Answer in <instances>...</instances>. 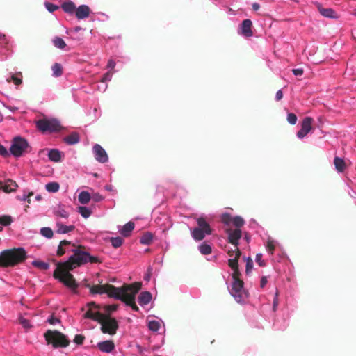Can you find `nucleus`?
I'll return each mask as SVG.
<instances>
[{
    "instance_id": "obj_15",
    "label": "nucleus",
    "mask_w": 356,
    "mask_h": 356,
    "mask_svg": "<svg viewBox=\"0 0 356 356\" xmlns=\"http://www.w3.org/2000/svg\"><path fill=\"white\" fill-rule=\"evenodd\" d=\"M228 254L229 256L228 265L234 270V273L236 275L238 270V258L241 255V252L239 250H232L228 251Z\"/></svg>"
},
{
    "instance_id": "obj_26",
    "label": "nucleus",
    "mask_w": 356,
    "mask_h": 356,
    "mask_svg": "<svg viewBox=\"0 0 356 356\" xmlns=\"http://www.w3.org/2000/svg\"><path fill=\"white\" fill-rule=\"evenodd\" d=\"M152 298V293L149 291H143L140 293L138 298V302L141 306L143 307L149 304Z\"/></svg>"
},
{
    "instance_id": "obj_20",
    "label": "nucleus",
    "mask_w": 356,
    "mask_h": 356,
    "mask_svg": "<svg viewBox=\"0 0 356 356\" xmlns=\"http://www.w3.org/2000/svg\"><path fill=\"white\" fill-rule=\"evenodd\" d=\"M97 347L102 353H110L114 350L115 344L112 341L107 340L97 343Z\"/></svg>"
},
{
    "instance_id": "obj_30",
    "label": "nucleus",
    "mask_w": 356,
    "mask_h": 356,
    "mask_svg": "<svg viewBox=\"0 0 356 356\" xmlns=\"http://www.w3.org/2000/svg\"><path fill=\"white\" fill-rule=\"evenodd\" d=\"M289 316H287L286 318H284L282 320H280L278 318H277L273 323V326L275 329L279 330H285L288 325H289V321H288Z\"/></svg>"
},
{
    "instance_id": "obj_54",
    "label": "nucleus",
    "mask_w": 356,
    "mask_h": 356,
    "mask_svg": "<svg viewBox=\"0 0 356 356\" xmlns=\"http://www.w3.org/2000/svg\"><path fill=\"white\" fill-rule=\"evenodd\" d=\"M91 200L95 202H99L104 200V197L99 193H95L91 195Z\"/></svg>"
},
{
    "instance_id": "obj_33",
    "label": "nucleus",
    "mask_w": 356,
    "mask_h": 356,
    "mask_svg": "<svg viewBox=\"0 0 356 356\" xmlns=\"http://www.w3.org/2000/svg\"><path fill=\"white\" fill-rule=\"evenodd\" d=\"M198 250L200 252L201 254L204 255H207L211 253L212 248L209 243L203 242L198 245Z\"/></svg>"
},
{
    "instance_id": "obj_2",
    "label": "nucleus",
    "mask_w": 356,
    "mask_h": 356,
    "mask_svg": "<svg viewBox=\"0 0 356 356\" xmlns=\"http://www.w3.org/2000/svg\"><path fill=\"white\" fill-rule=\"evenodd\" d=\"M88 311L84 314L86 318L98 322L101 325V330L103 333L113 335L118 329V322L110 315L104 314L101 312V305L95 302L87 304Z\"/></svg>"
},
{
    "instance_id": "obj_27",
    "label": "nucleus",
    "mask_w": 356,
    "mask_h": 356,
    "mask_svg": "<svg viewBox=\"0 0 356 356\" xmlns=\"http://www.w3.org/2000/svg\"><path fill=\"white\" fill-rule=\"evenodd\" d=\"M63 141L69 145L77 144L80 141V136L77 132H72L63 138Z\"/></svg>"
},
{
    "instance_id": "obj_35",
    "label": "nucleus",
    "mask_w": 356,
    "mask_h": 356,
    "mask_svg": "<svg viewBox=\"0 0 356 356\" xmlns=\"http://www.w3.org/2000/svg\"><path fill=\"white\" fill-rule=\"evenodd\" d=\"M40 234L47 239H51L54 236V232L51 228L49 227H42L40 230Z\"/></svg>"
},
{
    "instance_id": "obj_8",
    "label": "nucleus",
    "mask_w": 356,
    "mask_h": 356,
    "mask_svg": "<svg viewBox=\"0 0 356 356\" xmlns=\"http://www.w3.org/2000/svg\"><path fill=\"white\" fill-rule=\"evenodd\" d=\"M279 303V291L275 289V292L269 296L267 303H263L261 312L266 317L273 316L276 312Z\"/></svg>"
},
{
    "instance_id": "obj_19",
    "label": "nucleus",
    "mask_w": 356,
    "mask_h": 356,
    "mask_svg": "<svg viewBox=\"0 0 356 356\" xmlns=\"http://www.w3.org/2000/svg\"><path fill=\"white\" fill-rule=\"evenodd\" d=\"M90 13V8L87 5H81L75 10V15L78 19L87 18Z\"/></svg>"
},
{
    "instance_id": "obj_1",
    "label": "nucleus",
    "mask_w": 356,
    "mask_h": 356,
    "mask_svg": "<svg viewBox=\"0 0 356 356\" xmlns=\"http://www.w3.org/2000/svg\"><path fill=\"white\" fill-rule=\"evenodd\" d=\"M141 288V284L135 282L131 285H124L122 287H115L113 285H96L90 289L92 294L107 293L109 297L116 300L126 302L131 305L134 303L136 295Z\"/></svg>"
},
{
    "instance_id": "obj_42",
    "label": "nucleus",
    "mask_w": 356,
    "mask_h": 356,
    "mask_svg": "<svg viewBox=\"0 0 356 356\" xmlns=\"http://www.w3.org/2000/svg\"><path fill=\"white\" fill-rule=\"evenodd\" d=\"M118 309L117 305H106L103 307L101 306V312L104 311L106 315H110V314Z\"/></svg>"
},
{
    "instance_id": "obj_58",
    "label": "nucleus",
    "mask_w": 356,
    "mask_h": 356,
    "mask_svg": "<svg viewBox=\"0 0 356 356\" xmlns=\"http://www.w3.org/2000/svg\"><path fill=\"white\" fill-rule=\"evenodd\" d=\"M47 322L51 325H55L60 323V320L59 318L51 315L48 318Z\"/></svg>"
},
{
    "instance_id": "obj_40",
    "label": "nucleus",
    "mask_w": 356,
    "mask_h": 356,
    "mask_svg": "<svg viewBox=\"0 0 356 356\" xmlns=\"http://www.w3.org/2000/svg\"><path fill=\"white\" fill-rule=\"evenodd\" d=\"M17 184L15 181L8 179L4 186L3 189L6 192H11L15 191L17 188Z\"/></svg>"
},
{
    "instance_id": "obj_6",
    "label": "nucleus",
    "mask_w": 356,
    "mask_h": 356,
    "mask_svg": "<svg viewBox=\"0 0 356 356\" xmlns=\"http://www.w3.org/2000/svg\"><path fill=\"white\" fill-rule=\"evenodd\" d=\"M197 227L191 230V236L194 240L201 241L206 236V235L211 234V228L204 218H197Z\"/></svg>"
},
{
    "instance_id": "obj_3",
    "label": "nucleus",
    "mask_w": 356,
    "mask_h": 356,
    "mask_svg": "<svg viewBox=\"0 0 356 356\" xmlns=\"http://www.w3.org/2000/svg\"><path fill=\"white\" fill-rule=\"evenodd\" d=\"M73 252L67 261L60 264V267L65 270H73L77 266H80L88 262H97V259L91 256L88 252L80 250L79 249L72 250Z\"/></svg>"
},
{
    "instance_id": "obj_63",
    "label": "nucleus",
    "mask_w": 356,
    "mask_h": 356,
    "mask_svg": "<svg viewBox=\"0 0 356 356\" xmlns=\"http://www.w3.org/2000/svg\"><path fill=\"white\" fill-rule=\"evenodd\" d=\"M268 282L267 277L265 276H263L260 281V286L261 288H264Z\"/></svg>"
},
{
    "instance_id": "obj_17",
    "label": "nucleus",
    "mask_w": 356,
    "mask_h": 356,
    "mask_svg": "<svg viewBox=\"0 0 356 356\" xmlns=\"http://www.w3.org/2000/svg\"><path fill=\"white\" fill-rule=\"evenodd\" d=\"M264 245L270 256L273 255L275 250L279 246L278 242L269 236L266 238Z\"/></svg>"
},
{
    "instance_id": "obj_5",
    "label": "nucleus",
    "mask_w": 356,
    "mask_h": 356,
    "mask_svg": "<svg viewBox=\"0 0 356 356\" xmlns=\"http://www.w3.org/2000/svg\"><path fill=\"white\" fill-rule=\"evenodd\" d=\"M44 338L47 343H51L54 348L67 347L69 345L66 337L58 331L47 330L44 333Z\"/></svg>"
},
{
    "instance_id": "obj_61",
    "label": "nucleus",
    "mask_w": 356,
    "mask_h": 356,
    "mask_svg": "<svg viewBox=\"0 0 356 356\" xmlns=\"http://www.w3.org/2000/svg\"><path fill=\"white\" fill-rule=\"evenodd\" d=\"M304 73V70L302 68H296L293 70V74L296 76H302Z\"/></svg>"
},
{
    "instance_id": "obj_53",
    "label": "nucleus",
    "mask_w": 356,
    "mask_h": 356,
    "mask_svg": "<svg viewBox=\"0 0 356 356\" xmlns=\"http://www.w3.org/2000/svg\"><path fill=\"white\" fill-rule=\"evenodd\" d=\"M253 268V261L252 259L250 257L246 259V265H245V271L247 274L251 273Z\"/></svg>"
},
{
    "instance_id": "obj_64",
    "label": "nucleus",
    "mask_w": 356,
    "mask_h": 356,
    "mask_svg": "<svg viewBox=\"0 0 356 356\" xmlns=\"http://www.w3.org/2000/svg\"><path fill=\"white\" fill-rule=\"evenodd\" d=\"M252 9H253L254 10L257 11V10H258L259 9L260 6H259V3H252Z\"/></svg>"
},
{
    "instance_id": "obj_56",
    "label": "nucleus",
    "mask_w": 356,
    "mask_h": 356,
    "mask_svg": "<svg viewBox=\"0 0 356 356\" xmlns=\"http://www.w3.org/2000/svg\"><path fill=\"white\" fill-rule=\"evenodd\" d=\"M263 254L261 253H257L255 257V261L259 266H265L266 262L262 259Z\"/></svg>"
},
{
    "instance_id": "obj_51",
    "label": "nucleus",
    "mask_w": 356,
    "mask_h": 356,
    "mask_svg": "<svg viewBox=\"0 0 356 356\" xmlns=\"http://www.w3.org/2000/svg\"><path fill=\"white\" fill-rule=\"evenodd\" d=\"M287 122L291 125L296 124L297 122L296 115L293 113H289L287 114Z\"/></svg>"
},
{
    "instance_id": "obj_10",
    "label": "nucleus",
    "mask_w": 356,
    "mask_h": 356,
    "mask_svg": "<svg viewBox=\"0 0 356 356\" xmlns=\"http://www.w3.org/2000/svg\"><path fill=\"white\" fill-rule=\"evenodd\" d=\"M36 126L42 132H55L59 130L60 122L56 119L40 120L37 122Z\"/></svg>"
},
{
    "instance_id": "obj_22",
    "label": "nucleus",
    "mask_w": 356,
    "mask_h": 356,
    "mask_svg": "<svg viewBox=\"0 0 356 356\" xmlns=\"http://www.w3.org/2000/svg\"><path fill=\"white\" fill-rule=\"evenodd\" d=\"M72 250L74 249L72 248L71 243L68 241L63 240L60 241V245L58 247L57 254L58 256H62L66 252L72 251Z\"/></svg>"
},
{
    "instance_id": "obj_37",
    "label": "nucleus",
    "mask_w": 356,
    "mask_h": 356,
    "mask_svg": "<svg viewBox=\"0 0 356 356\" xmlns=\"http://www.w3.org/2000/svg\"><path fill=\"white\" fill-rule=\"evenodd\" d=\"M18 321L19 323L22 326V327L26 330L33 327V325L31 324L30 321L24 318L22 314L19 315Z\"/></svg>"
},
{
    "instance_id": "obj_50",
    "label": "nucleus",
    "mask_w": 356,
    "mask_h": 356,
    "mask_svg": "<svg viewBox=\"0 0 356 356\" xmlns=\"http://www.w3.org/2000/svg\"><path fill=\"white\" fill-rule=\"evenodd\" d=\"M6 81L8 82L13 81L14 83L17 86L21 84L22 81L21 78L17 77L15 75L12 74L6 78Z\"/></svg>"
},
{
    "instance_id": "obj_49",
    "label": "nucleus",
    "mask_w": 356,
    "mask_h": 356,
    "mask_svg": "<svg viewBox=\"0 0 356 356\" xmlns=\"http://www.w3.org/2000/svg\"><path fill=\"white\" fill-rule=\"evenodd\" d=\"M122 241H123L122 239L119 236L113 237L111 239V245H113V247H114L115 248L121 246L122 244Z\"/></svg>"
},
{
    "instance_id": "obj_21",
    "label": "nucleus",
    "mask_w": 356,
    "mask_h": 356,
    "mask_svg": "<svg viewBox=\"0 0 356 356\" xmlns=\"http://www.w3.org/2000/svg\"><path fill=\"white\" fill-rule=\"evenodd\" d=\"M118 232L124 237H128L131 235L134 229V223L131 221L128 222L123 226H118Z\"/></svg>"
},
{
    "instance_id": "obj_46",
    "label": "nucleus",
    "mask_w": 356,
    "mask_h": 356,
    "mask_svg": "<svg viewBox=\"0 0 356 356\" xmlns=\"http://www.w3.org/2000/svg\"><path fill=\"white\" fill-rule=\"evenodd\" d=\"M152 241V236L150 233L145 234L140 238V243L144 245H149Z\"/></svg>"
},
{
    "instance_id": "obj_36",
    "label": "nucleus",
    "mask_w": 356,
    "mask_h": 356,
    "mask_svg": "<svg viewBox=\"0 0 356 356\" xmlns=\"http://www.w3.org/2000/svg\"><path fill=\"white\" fill-rule=\"evenodd\" d=\"M334 164L337 170L341 172L345 168V162L343 159L339 157H335L334 159Z\"/></svg>"
},
{
    "instance_id": "obj_9",
    "label": "nucleus",
    "mask_w": 356,
    "mask_h": 356,
    "mask_svg": "<svg viewBox=\"0 0 356 356\" xmlns=\"http://www.w3.org/2000/svg\"><path fill=\"white\" fill-rule=\"evenodd\" d=\"M29 147V143L25 138L17 136L13 138L10 152L14 156L20 157L26 152Z\"/></svg>"
},
{
    "instance_id": "obj_38",
    "label": "nucleus",
    "mask_w": 356,
    "mask_h": 356,
    "mask_svg": "<svg viewBox=\"0 0 356 356\" xmlns=\"http://www.w3.org/2000/svg\"><path fill=\"white\" fill-rule=\"evenodd\" d=\"M62 8L65 13L70 14L73 13L76 10L75 4L72 1L63 3Z\"/></svg>"
},
{
    "instance_id": "obj_32",
    "label": "nucleus",
    "mask_w": 356,
    "mask_h": 356,
    "mask_svg": "<svg viewBox=\"0 0 356 356\" xmlns=\"http://www.w3.org/2000/svg\"><path fill=\"white\" fill-rule=\"evenodd\" d=\"M79 202L82 204H88L91 200V195L88 191H81L78 196Z\"/></svg>"
},
{
    "instance_id": "obj_11",
    "label": "nucleus",
    "mask_w": 356,
    "mask_h": 356,
    "mask_svg": "<svg viewBox=\"0 0 356 356\" xmlns=\"http://www.w3.org/2000/svg\"><path fill=\"white\" fill-rule=\"evenodd\" d=\"M63 269L60 270V273L54 275L55 278L58 279L60 282H62L65 286L71 288L75 289L77 287V284L76 281L72 274H70L68 271L70 270Z\"/></svg>"
},
{
    "instance_id": "obj_52",
    "label": "nucleus",
    "mask_w": 356,
    "mask_h": 356,
    "mask_svg": "<svg viewBox=\"0 0 356 356\" xmlns=\"http://www.w3.org/2000/svg\"><path fill=\"white\" fill-rule=\"evenodd\" d=\"M44 6H45L46 9L49 13H54V11H56V10L58 9V6L57 5L50 3V2H45Z\"/></svg>"
},
{
    "instance_id": "obj_4",
    "label": "nucleus",
    "mask_w": 356,
    "mask_h": 356,
    "mask_svg": "<svg viewBox=\"0 0 356 356\" xmlns=\"http://www.w3.org/2000/svg\"><path fill=\"white\" fill-rule=\"evenodd\" d=\"M26 258V252L23 248L3 250L0 253V266H13L22 262Z\"/></svg>"
},
{
    "instance_id": "obj_13",
    "label": "nucleus",
    "mask_w": 356,
    "mask_h": 356,
    "mask_svg": "<svg viewBox=\"0 0 356 356\" xmlns=\"http://www.w3.org/2000/svg\"><path fill=\"white\" fill-rule=\"evenodd\" d=\"M312 120L311 117H305L303 119L301 123V128L296 134L299 139L304 138L311 131Z\"/></svg>"
},
{
    "instance_id": "obj_39",
    "label": "nucleus",
    "mask_w": 356,
    "mask_h": 356,
    "mask_svg": "<svg viewBox=\"0 0 356 356\" xmlns=\"http://www.w3.org/2000/svg\"><path fill=\"white\" fill-rule=\"evenodd\" d=\"M54 47L60 49H64L66 47V43L64 40L60 37H55L53 40Z\"/></svg>"
},
{
    "instance_id": "obj_47",
    "label": "nucleus",
    "mask_w": 356,
    "mask_h": 356,
    "mask_svg": "<svg viewBox=\"0 0 356 356\" xmlns=\"http://www.w3.org/2000/svg\"><path fill=\"white\" fill-rule=\"evenodd\" d=\"M33 265L35 267L40 268L43 270H47L49 268V265L48 263L42 261H33Z\"/></svg>"
},
{
    "instance_id": "obj_43",
    "label": "nucleus",
    "mask_w": 356,
    "mask_h": 356,
    "mask_svg": "<svg viewBox=\"0 0 356 356\" xmlns=\"http://www.w3.org/2000/svg\"><path fill=\"white\" fill-rule=\"evenodd\" d=\"M59 184L56 182H49L45 186V188L48 192L56 193L59 190Z\"/></svg>"
},
{
    "instance_id": "obj_41",
    "label": "nucleus",
    "mask_w": 356,
    "mask_h": 356,
    "mask_svg": "<svg viewBox=\"0 0 356 356\" xmlns=\"http://www.w3.org/2000/svg\"><path fill=\"white\" fill-rule=\"evenodd\" d=\"M220 220L223 224L229 225L232 224L233 217L229 213H223L220 215Z\"/></svg>"
},
{
    "instance_id": "obj_31",
    "label": "nucleus",
    "mask_w": 356,
    "mask_h": 356,
    "mask_svg": "<svg viewBox=\"0 0 356 356\" xmlns=\"http://www.w3.org/2000/svg\"><path fill=\"white\" fill-rule=\"evenodd\" d=\"M115 71H108L104 73L102 77L101 82L103 84V91H105L107 89L108 85L107 82L110 81L112 79L113 74Z\"/></svg>"
},
{
    "instance_id": "obj_62",
    "label": "nucleus",
    "mask_w": 356,
    "mask_h": 356,
    "mask_svg": "<svg viewBox=\"0 0 356 356\" xmlns=\"http://www.w3.org/2000/svg\"><path fill=\"white\" fill-rule=\"evenodd\" d=\"M282 97H283L282 90H277L276 92V95H275V100L280 101L282 99Z\"/></svg>"
},
{
    "instance_id": "obj_45",
    "label": "nucleus",
    "mask_w": 356,
    "mask_h": 356,
    "mask_svg": "<svg viewBox=\"0 0 356 356\" xmlns=\"http://www.w3.org/2000/svg\"><path fill=\"white\" fill-rule=\"evenodd\" d=\"M232 224L236 227V229H240V227H243L245 224V221L239 216H236L233 217Z\"/></svg>"
},
{
    "instance_id": "obj_44",
    "label": "nucleus",
    "mask_w": 356,
    "mask_h": 356,
    "mask_svg": "<svg viewBox=\"0 0 356 356\" xmlns=\"http://www.w3.org/2000/svg\"><path fill=\"white\" fill-rule=\"evenodd\" d=\"M78 212L84 218H88L92 213V211L89 208L83 206L79 207Z\"/></svg>"
},
{
    "instance_id": "obj_24",
    "label": "nucleus",
    "mask_w": 356,
    "mask_h": 356,
    "mask_svg": "<svg viewBox=\"0 0 356 356\" xmlns=\"http://www.w3.org/2000/svg\"><path fill=\"white\" fill-rule=\"evenodd\" d=\"M161 325L164 327V322L160 319H149L147 320V326L149 330L152 332H157L161 327Z\"/></svg>"
},
{
    "instance_id": "obj_12",
    "label": "nucleus",
    "mask_w": 356,
    "mask_h": 356,
    "mask_svg": "<svg viewBox=\"0 0 356 356\" xmlns=\"http://www.w3.org/2000/svg\"><path fill=\"white\" fill-rule=\"evenodd\" d=\"M226 233L227 234V238L228 241L234 245V250H238V241L242 236V232L240 229H227Z\"/></svg>"
},
{
    "instance_id": "obj_34",
    "label": "nucleus",
    "mask_w": 356,
    "mask_h": 356,
    "mask_svg": "<svg viewBox=\"0 0 356 356\" xmlns=\"http://www.w3.org/2000/svg\"><path fill=\"white\" fill-rule=\"evenodd\" d=\"M52 76L60 77L63 74V67L60 63H56L51 66Z\"/></svg>"
},
{
    "instance_id": "obj_25",
    "label": "nucleus",
    "mask_w": 356,
    "mask_h": 356,
    "mask_svg": "<svg viewBox=\"0 0 356 356\" xmlns=\"http://www.w3.org/2000/svg\"><path fill=\"white\" fill-rule=\"evenodd\" d=\"M53 213L56 218H68L70 213L63 205L59 204L53 209Z\"/></svg>"
},
{
    "instance_id": "obj_16",
    "label": "nucleus",
    "mask_w": 356,
    "mask_h": 356,
    "mask_svg": "<svg viewBox=\"0 0 356 356\" xmlns=\"http://www.w3.org/2000/svg\"><path fill=\"white\" fill-rule=\"evenodd\" d=\"M252 22L249 19H244L240 24L238 33L245 38L252 36L253 33L252 31Z\"/></svg>"
},
{
    "instance_id": "obj_48",
    "label": "nucleus",
    "mask_w": 356,
    "mask_h": 356,
    "mask_svg": "<svg viewBox=\"0 0 356 356\" xmlns=\"http://www.w3.org/2000/svg\"><path fill=\"white\" fill-rule=\"evenodd\" d=\"M13 222L12 218L10 216H2L0 217V224L3 226H8Z\"/></svg>"
},
{
    "instance_id": "obj_28",
    "label": "nucleus",
    "mask_w": 356,
    "mask_h": 356,
    "mask_svg": "<svg viewBox=\"0 0 356 356\" xmlns=\"http://www.w3.org/2000/svg\"><path fill=\"white\" fill-rule=\"evenodd\" d=\"M320 14L327 18L334 19L337 17L336 13L332 8H324L321 6H318Z\"/></svg>"
},
{
    "instance_id": "obj_7",
    "label": "nucleus",
    "mask_w": 356,
    "mask_h": 356,
    "mask_svg": "<svg viewBox=\"0 0 356 356\" xmlns=\"http://www.w3.org/2000/svg\"><path fill=\"white\" fill-rule=\"evenodd\" d=\"M229 291L238 303L244 302L245 293L243 288V282L238 279L236 275L232 276V282L231 286L229 287Z\"/></svg>"
},
{
    "instance_id": "obj_18",
    "label": "nucleus",
    "mask_w": 356,
    "mask_h": 356,
    "mask_svg": "<svg viewBox=\"0 0 356 356\" xmlns=\"http://www.w3.org/2000/svg\"><path fill=\"white\" fill-rule=\"evenodd\" d=\"M75 229L74 225H66L60 221L56 222V233L58 234H65L73 232Z\"/></svg>"
},
{
    "instance_id": "obj_29",
    "label": "nucleus",
    "mask_w": 356,
    "mask_h": 356,
    "mask_svg": "<svg viewBox=\"0 0 356 356\" xmlns=\"http://www.w3.org/2000/svg\"><path fill=\"white\" fill-rule=\"evenodd\" d=\"M163 219V222L160 223L159 221H156V222L162 227L163 232H165L169 230L172 227V222L170 218L167 215H162L161 220Z\"/></svg>"
},
{
    "instance_id": "obj_59",
    "label": "nucleus",
    "mask_w": 356,
    "mask_h": 356,
    "mask_svg": "<svg viewBox=\"0 0 356 356\" xmlns=\"http://www.w3.org/2000/svg\"><path fill=\"white\" fill-rule=\"evenodd\" d=\"M116 66V62L113 59H109L106 65V68L108 71H112Z\"/></svg>"
},
{
    "instance_id": "obj_14",
    "label": "nucleus",
    "mask_w": 356,
    "mask_h": 356,
    "mask_svg": "<svg viewBox=\"0 0 356 356\" xmlns=\"http://www.w3.org/2000/svg\"><path fill=\"white\" fill-rule=\"evenodd\" d=\"M92 152L96 161L100 163H105L108 161V156L105 149L99 144L92 147Z\"/></svg>"
},
{
    "instance_id": "obj_57",
    "label": "nucleus",
    "mask_w": 356,
    "mask_h": 356,
    "mask_svg": "<svg viewBox=\"0 0 356 356\" xmlns=\"http://www.w3.org/2000/svg\"><path fill=\"white\" fill-rule=\"evenodd\" d=\"M85 337L81 334H76L74 337V342L77 345H81L83 343Z\"/></svg>"
},
{
    "instance_id": "obj_60",
    "label": "nucleus",
    "mask_w": 356,
    "mask_h": 356,
    "mask_svg": "<svg viewBox=\"0 0 356 356\" xmlns=\"http://www.w3.org/2000/svg\"><path fill=\"white\" fill-rule=\"evenodd\" d=\"M0 155L2 156H7L8 155L7 149L1 143H0Z\"/></svg>"
},
{
    "instance_id": "obj_23",
    "label": "nucleus",
    "mask_w": 356,
    "mask_h": 356,
    "mask_svg": "<svg viewBox=\"0 0 356 356\" xmlns=\"http://www.w3.org/2000/svg\"><path fill=\"white\" fill-rule=\"evenodd\" d=\"M47 156L51 161L58 163L64 156V153L57 149H50L48 150Z\"/></svg>"
},
{
    "instance_id": "obj_55",
    "label": "nucleus",
    "mask_w": 356,
    "mask_h": 356,
    "mask_svg": "<svg viewBox=\"0 0 356 356\" xmlns=\"http://www.w3.org/2000/svg\"><path fill=\"white\" fill-rule=\"evenodd\" d=\"M33 195V192H29L28 193L24 192V194L22 196L18 197V198H19V200H20L22 201H26L27 202L30 203V202H31L30 197Z\"/></svg>"
}]
</instances>
